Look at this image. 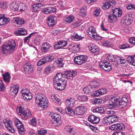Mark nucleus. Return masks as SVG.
<instances>
[{
	"label": "nucleus",
	"instance_id": "1",
	"mask_svg": "<svg viewBox=\"0 0 135 135\" xmlns=\"http://www.w3.org/2000/svg\"><path fill=\"white\" fill-rule=\"evenodd\" d=\"M57 73L53 79V86L55 89L59 90H64L66 86V82L64 81L60 75Z\"/></svg>",
	"mask_w": 135,
	"mask_h": 135
},
{
	"label": "nucleus",
	"instance_id": "2",
	"mask_svg": "<svg viewBox=\"0 0 135 135\" xmlns=\"http://www.w3.org/2000/svg\"><path fill=\"white\" fill-rule=\"evenodd\" d=\"M16 46L14 40H10L7 41L5 45L2 46L1 49L3 53L8 54L14 50Z\"/></svg>",
	"mask_w": 135,
	"mask_h": 135
},
{
	"label": "nucleus",
	"instance_id": "3",
	"mask_svg": "<svg viewBox=\"0 0 135 135\" xmlns=\"http://www.w3.org/2000/svg\"><path fill=\"white\" fill-rule=\"evenodd\" d=\"M35 96V102L40 107L43 109L47 107L48 105V100L45 95L38 94Z\"/></svg>",
	"mask_w": 135,
	"mask_h": 135
},
{
	"label": "nucleus",
	"instance_id": "4",
	"mask_svg": "<svg viewBox=\"0 0 135 135\" xmlns=\"http://www.w3.org/2000/svg\"><path fill=\"white\" fill-rule=\"evenodd\" d=\"M17 111L21 117L25 119L31 117L32 115L31 113L28 109H25L21 107H20L18 109H17Z\"/></svg>",
	"mask_w": 135,
	"mask_h": 135
},
{
	"label": "nucleus",
	"instance_id": "5",
	"mask_svg": "<svg viewBox=\"0 0 135 135\" xmlns=\"http://www.w3.org/2000/svg\"><path fill=\"white\" fill-rule=\"evenodd\" d=\"M58 74H60L61 78L64 81L66 82V80L67 79H72L74 76L77 74V72L75 71H65L64 74H62L60 73H57Z\"/></svg>",
	"mask_w": 135,
	"mask_h": 135
},
{
	"label": "nucleus",
	"instance_id": "6",
	"mask_svg": "<svg viewBox=\"0 0 135 135\" xmlns=\"http://www.w3.org/2000/svg\"><path fill=\"white\" fill-rule=\"evenodd\" d=\"M51 126L56 127L58 126L57 123L61 120V116L56 113L51 112Z\"/></svg>",
	"mask_w": 135,
	"mask_h": 135
},
{
	"label": "nucleus",
	"instance_id": "7",
	"mask_svg": "<svg viewBox=\"0 0 135 135\" xmlns=\"http://www.w3.org/2000/svg\"><path fill=\"white\" fill-rule=\"evenodd\" d=\"M111 65L110 62L105 60L102 61L100 64L101 68L105 71H109L112 69Z\"/></svg>",
	"mask_w": 135,
	"mask_h": 135
},
{
	"label": "nucleus",
	"instance_id": "8",
	"mask_svg": "<svg viewBox=\"0 0 135 135\" xmlns=\"http://www.w3.org/2000/svg\"><path fill=\"white\" fill-rule=\"evenodd\" d=\"M87 59V56L84 55H81L75 57L74 59V61L75 63L80 65L86 61Z\"/></svg>",
	"mask_w": 135,
	"mask_h": 135
},
{
	"label": "nucleus",
	"instance_id": "9",
	"mask_svg": "<svg viewBox=\"0 0 135 135\" xmlns=\"http://www.w3.org/2000/svg\"><path fill=\"white\" fill-rule=\"evenodd\" d=\"M3 123L4 124L6 128L9 131L12 133H14L15 132V131L13 127L12 123L9 119H4Z\"/></svg>",
	"mask_w": 135,
	"mask_h": 135
},
{
	"label": "nucleus",
	"instance_id": "10",
	"mask_svg": "<svg viewBox=\"0 0 135 135\" xmlns=\"http://www.w3.org/2000/svg\"><path fill=\"white\" fill-rule=\"evenodd\" d=\"M21 93L24 99L30 100L32 98L31 94L28 89L23 88L22 90Z\"/></svg>",
	"mask_w": 135,
	"mask_h": 135
},
{
	"label": "nucleus",
	"instance_id": "11",
	"mask_svg": "<svg viewBox=\"0 0 135 135\" xmlns=\"http://www.w3.org/2000/svg\"><path fill=\"white\" fill-rule=\"evenodd\" d=\"M88 31L87 33L90 37L97 40V37H98V35L97 34L95 29L93 27L91 26L89 28Z\"/></svg>",
	"mask_w": 135,
	"mask_h": 135
},
{
	"label": "nucleus",
	"instance_id": "12",
	"mask_svg": "<svg viewBox=\"0 0 135 135\" xmlns=\"http://www.w3.org/2000/svg\"><path fill=\"white\" fill-rule=\"evenodd\" d=\"M107 90L105 89H101L93 92L91 94V96L93 97H98L105 94Z\"/></svg>",
	"mask_w": 135,
	"mask_h": 135
},
{
	"label": "nucleus",
	"instance_id": "13",
	"mask_svg": "<svg viewBox=\"0 0 135 135\" xmlns=\"http://www.w3.org/2000/svg\"><path fill=\"white\" fill-rule=\"evenodd\" d=\"M132 17L129 15L124 16L121 20L122 24L128 25L130 24L132 21Z\"/></svg>",
	"mask_w": 135,
	"mask_h": 135
},
{
	"label": "nucleus",
	"instance_id": "14",
	"mask_svg": "<svg viewBox=\"0 0 135 135\" xmlns=\"http://www.w3.org/2000/svg\"><path fill=\"white\" fill-rule=\"evenodd\" d=\"M19 88L18 85H12L10 91L11 94L12 96H15L18 91Z\"/></svg>",
	"mask_w": 135,
	"mask_h": 135
},
{
	"label": "nucleus",
	"instance_id": "15",
	"mask_svg": "<svg viewBox=\"0 0 135 135\" xmlns=\"http://www.w3.org/2000/svg\"><path fill=\"white\" fill-rule=\"evenodd\" d=\"M88 119L89 122L94 124L97 123L100 120L99 117L93 115H90L88 117Z\"/></svg>",
	"mask_w": 135,
	"mask_h": 135
},
{
	"label": "nucleus",
	"instance_id": "16",
	"mask_svg": "<svg viewBox=\"0 0 135 135\" xmlns=\"http://www.w3.org/2000/svg\"><path fill=\"white\" fill-rule=\"evenodd\" d=\"M84 107L83 106H78L76 107L75 109L74 112L75 114L79 115H81L84 113Z\"/></svg>",
	"mask_w": 135,
	"mask_h": 135
},
{
	"label": "nucleus",
	"instance_id": "17",
	"mask_svg": "<svg viewBox=\"0 0 135 135\" xmlns=\"http://www.w3.org/2000/svg\"><path fill=\"white\" fill-rule=\"evenodd\" d=\"M123 127V124L118 123L112 125L110 127V129L112 130H121Z\"/></svg>",
	"mask_w": 135,
	"mask_h": 135
},
{
	"label": "nucleus",
	"instance_id": "18",
	"mask_svg": "<svg viewBox=\"0 0 135 135\" xmlns=\"http://www.w3.org/2000/svg\"><path fill=\"white\" fill-rule=\"evenodd\" d=\"M33 65H30L28 63H26L24 66L25 71L27 73H29L33 71Z\"/></svg>",
	"mask_w": 135,
	"mask_h": 135
},
{
	"label": "nucleus",
	"instance_id": "19",
	"mask_svg": "<svg viewBox=\"0 0 135 135\" xmlns=\"http://www.w3.org/2000/svg\"><path fill=\"white\" fill-rule=\"evenodd\" d=\"M115 4L116 2L114 1L107 2L105 3L102 8L103 9H106L111 8L112 6L114 5Z\"/></svg>",
	"mask_w": 135,
	"mask_h": 135
},
{
	"label": "nucleus",
	"instance_id": "20",
	"mask_svg": "<svg viewBox=\"0 0 135 135\" xmlns=\"http://www.w3.org/2000/svg\"><path fill=\"white\" fill-rule=\"evenodd\" d=\"M127 99L126 98L124 97L123 98L122 100H119L118 101V104H117V105L120 107L123 108L126 107L127 104Z\"/></svg>",
	"mask_w": 135,
	"mask_h": 135
},
{
	"label": "nucleus",
	"instance_id": "21",
	"mask_svg": "<svg viewBox=\"0 0 135 135\" xmlns=\"http://www.w3.org/2000/svg\"><path fill=\"white\" fill-rule=\"evenodd\" d=\"M106 109L105 107H97L93 109V111L94 113L103 114L105 111Z\"/></svg>",
	"mask_w": 135,
	"mask_h": 135
},
{
	"label": "nucleus",
	"instance_id": "22",
	"mask_svg": "<svg viewBox=\"0 0 135 135\" xmlns=\"http://www.w3.org/2000/svg\"><path fill=\"white\" fill-rule=\"evenodd\" d=\"M89 49L93 53H96V54L98 52L99 49L98 47L94 44H90L89 46Z\"/></svg>",
	"mask_w": 135,
	"mask_h": 135
},
{
	"label": "nucleus",
	"instance_id": "23",
	"mask_svg": "<svg viewBox=\"0 0 135 135\" xmlns=\"http://www.w3.org/2000/svg\"><path fill=\"white\" fill-rule=\"evenodd\" d=\"M12 21L14 23L19 25L23 24L25 23V21L24 20L19 18L18 17H14L13 18Z\"/></svg>",
	"mask_w": 135,
	"mask_h": 135
},
{
	"label": "nucleus",
	"instance_id": "24",
	"mask_svg": "<svg viewBox=\"0 0 135 135\" xmlns=\"http://www.w3.org/2000/svg\"><path fill=\"white\" fill-rule=\"evenodd\" d=\"M15 33L17 35L23 36L27 33V31L24 29L19 28L16 30Z\"/></svg>",
	"mask_w": 135,
	"mask_h": 135
},
{
	"label": "nucleus",
	"instance_id": "25",
	"mask_svg": "<svg viewBox=\"0 0 135 135\" xmlns=\"http://www.w3.org/2000/svg\"><path fill=\"white\" fill-rule=\"evenodd\" d=\"M10 20L9 18L0 16V25H2L8 23Z\"/></svg>",
	"mask_w": 135,
	"mask_h": 135
},
{
	"label": "nucleus",
	"instance_id": "26",
	"mask_svg": "<svg viewBox=\"0 0 135 135\" xmlns=\"http://www.w3.org/2000/svg\"><path fill=\"white\" fill-rule=\"evenodd\" d=\"M3 79L5 82L9 83L11 79V76L10 74L8 72H6L3 74Z\"/></svg>",
	"mask_w": 135,
	"mask_h": 135
},
{
	"label": "nucleus",
	"instance_id": "27",
	"mask_svg": "<svg viewBox=\"0 0 135 135\" xmlns=\"http://www.w3.org/2000/svg\"><path fill=\"white\" fill-rule=\"evenodd\" d=\"M65 111L66 113L70 116H73L75 114L74 112L71 107H67L65 108Z\"/></svg>",
	"mask_w": 135,
	"mask_h": 135
},
{
	"label": "nucleus",
	"instance_id": "28",
	"mask_svg": "<svg viewBox=\"0 0 135 135\" xmlns=\"http://www.w3.org/2000/svg\"><path fill=\"white\" fill-rule=\"evenodd\" d=\"M113 14L117 17H120L122 15V11L118 8H115V9H113Z\"/></svg>",
	"mask_w": 135,
	"mask_h": 135
},
{
	"label": "nucleus",
	"instance_id": "29",
	"mask_svg": "<svg viewBox=\"0 0 135 135\" xmlns=\"http://www.w3.org/2000/svg\"><path fill=\"white\" fill-rule=\"evenodd\" d=\"M42 46L41 47V50L44 52H46L50 47V44L47 42L43 44Z\"/></svg>",
	"mask_w": 135,
	"mask_h": 135
},
{
	"label": "nucleus",
	"instance_id": "30",
	"mask_svg": "<svg viewBox=\"0 0 135 135\" xmlns=\"http://www.w3.org/2000/svg\"><path fill=\"white\" fill-rule=\"evenodd\" d=\"M77 99L80 102H85L88 100V98L85 95H79Z\"/></svg>",
	"mask_w": 135,
	"mask_h": 135
},
{
	"label": "nucleus",
	"instance_id": "31",
	"mask_svg": "<svg viewBox=\"0 0 135 135\" xmlns=\"http://www.w3.org/2000/svg\"><path fill=\"white\" fill-rule=\"evenodd\" d=\"M127 60L129 63L134 66H135V55L133 56H128L127 58Z\"/></svg>",
	"mask_w": 135,
	"mask_h": 135
},
{
	"label": "nucleus",
	"instance_id": "32",
	"mask_svg": "<svg viewBox=\"0 0 135 135\" xmlns=\"http://www.w3.org/2000/svg\"><path fill=\"white\" fill-rule=\"evenodd\" d=\"M102 122L104 124L108 125L111 124L110 115L108 117H104L102 119Z\"/></svg>",
	"mask_w": 135,
	"mask_h": 135
},
{
	"label": "nucleus",
	"instance_id": "33",
	"mask_svg": "<svg viewBox=\"0 0 135 135\" xmlns=\"http://www.w3.org/2000/svg\"><path fill=\"white\" fill-rule=\"evenodd\" d=\"M117 16H116L113 14L109 15L108 16L109 21L110 23L115 22L117 21Z\"/></svg>",
	"mask_w": 135,
	"mask_h": 135
},
{
	"label": "nucleus",
	"instance_id": "34",
	"mask_svg": "<svg viewBox=\"0 0 135 135\" xmlns=\"http://www.w3.org/2000/svg\"><path fill=\"white\" fill-rule=\"evenodd\" d=\"M63 60L62 59H58L55 61L54 64L58 67H62L63 66Z\"/></svg>",
	"mask_w": 135,
	"mask_h": 135
},
{
	"label": "nucleus",
	"instance_id": "35",
	"mask_svg": "<svg viewBox=\"0 0 135 135\" xmlns=\"http://www.w3.org/2000/svg\"><path fill=\"white\" fill-rule=\"evenodd\" d=\"M38 35L36 32H33L30 34L28 36L25 37L24 39V42L25 43H28L30 40V39L32 36H37Z\"/></svg>",
	"mask_w": 135,
	"mask_h": 135
},
{
	"label": "nucleus",
	"instance_id": "36",
	"mask_svg": "<svg viewBox=\"0 0 135 135\" xmlns=\"http://www.w3.org/2000/svg\"><path fill=\"white\" fill-rule=\"evenodd\" d=\"M74 19V17L70 15L68 17H65L64 18V20L67 23H70L72 22Z\"/></svg>",
	"mask_w": 135,
	"mask_h": 135
},
{
	"label": "nucleus",
	"instance_id": "37",
	"mask_svg": "<svg viewBox=\"0 0 135 135\" xmlns=\"http://www.w3.org/2000/svg\"><path fill=\"white\" fill-rule=\"evenodd\" d=\"M10 7L14 11H18L19 10V7L15 2H12L11 3Z\"/></svg>",
	"mask_w": 135,
	"mask_h": 135
},
{
	"label": "nucleus",
	"instance_id": "38",
	"mask_svg": "<svg viewBox=\"0 0 135 135\" xmlns=\"http://www.w3.org/2000/svg\"><path fill=\"white\" fill-rule=\"evenodd\" d=\"M14 122L17 128L23 126L22 122L17 118L14 119Z\"/></svg>",
	"mask_w": 135,
	"mask_h": 135
},
{
	"label": "nucleus",
	"instance_id": "39",
	"mask_svg": "<svg viewBox=\"0 0 135 135\" xmlns=\"http://www.w3.org/2000/svg\"><path fill=\"white\" fill-rule=\"evenodd\" d=\"M65 131L68 133H70L72 135L74 134V131L72 127L70 126H67L65 128Z\"/></svg>",
	"mask_w": 135,
	"mask_h": 135
},
{
	"label": "nucleus",
	"instance_id": "40",
	"mask_svg": "<svg viewBox=\"0 0 135 135\" xmlns=\"http://www.w3.org/2000/svg\"><path fill=\"white\" fill-rule=\"evenodd\" d=\"M110 120L112 123L115 122H117L119 119V117L115 115H110Z\"/></svg>",
	"mask_w": 135,
	"mask_h": 135
},
{
	"label": "nucleus",
	"instance_id": "41",
	"mask_svg": "<svg viewBox=\"0 0 135 135\" xmlns=\"http://www.w3.org/2000/svg\"><path fill=\"white\" fill-rule=\"evenodd\" d=\"M51 99H52L53 101L56 103L59 104L61 103L60 100L55 95H51Z\"/></svg>",
	"mask_w": 135,
	"mask_h": 135
},
{
	"label": "nucleus",
	"instance_id": "42",
	"mask_svg": "<svg viewBox=\"0 0 135 135\" xmlns=\"http://www.w3.org/2000/svg\"><path fill=\"white\" fill-rule=\"evenodd\" d=\"M119 99L120 97L119 96H113L111 98V102L115 104H118V101L120 100Z\"/></svg>",
	"mask_w": 135,
	"mask_h": 135
},
{
	"label": "nucleus",
	"instance_id": "43",
	"mask_svg": "<svg viewBox=\"0 0 135 135\" xmlns=\"http://www.w3.org/2000/svg\"><path fill=\"white\" fill-rule=\"evenodd\" d=\"M92 86L91 85H89L88 86L85 87L83 89V91L86 93H89L91 91Z\"/></svg>",
	"mask_w": 135,
	"mask_h": 135
},
{
	"label": "nucleus",
	"instance_id": "44",
	"mask_svg": "<svg viewBox=\"0 0 135 135\" xmlns=\"http://www.w3.org/2000/svg\"><path fill=\"white\" fill-rule=\"evenodd\" d=\"M86 7H85V8L82 7L81 8L80 12V15L83 17H84L86 15Z\"/></svg>",
	"mask_w": 135,
	"mask_h": 135
},
{
	"label": "nucleus",
	"instance_id": "45",
	"mask_svg": "<svg viewBox=\"0 0 135 135\" xmlns=\"http://www.w3.org/2000/svg\"><path fill=\"white\" fill-rule=\"evenodd\" d=\"M73 48L72 49V52L74 53L78 52L80 49V45H75L74 46Z\"/></svg>",
	"mask_w": 135,
	"mask_h": 135
},
{
	"label": "nucleus",
	"instance_id": "46",
	"mask_svg": "<svg viewBox=\"0 0 135 135\" xmlns=\"http://www.w3.org/2000/svg\"><path fill=\"white\" fill-rule=\"evenodd\" d=\"M7 7V3L6 2H2L0 3V8L2 9H6Z\"/></svg>",
	"mask_w": 135,
	"mask_h": 135
},
{
	"label": "nucleus",
	"instance_id": "47",
	"mask_svg": "<svg viewBox=\"0 0 135 135\" xmlns=\"http://www.w3.org/2000/svg\"><path fill=\"white\" fill-rule=\"evenodd\" d=\"M118 104L113 103L111 102V103H109L108 104H107V106L108 109H114L117 105Z\"/></svg>",
	"mask_w": 135,
	"mask_h": 135
},
{
	"label": "nucleus",
	"instance_id": "48",
	"mask_svg": "<svg viewBox=\"0 0 135 135\" xmlns=\"http://www.w3.org/2000/svg\"><path fill=\"white\" fill-rule=\"evenodd\" d=\"M59 46H60L61 49L66 46L68 43L67 41H61L58 42Z\"/></svg>",
	"mask_w": 135,
	"mask_h": 135
},
{
	"label": "nucleus",
	"instance_id": "49",
	"mask_svg": "<svg viewBox=\"0 0 135 135\" xmlns=\"http://www.w3.org/2000/svg\"><path fill=\"white\" fill-rule=\"evenodd\" d=\"M130 47L129 45L127 43H125L121 45H119V48L121 49H125L127 48Z\"/></svg>",
	"mask_w": 135,
	"mask_h": 135
},
{
	"label": "nucleus",
	"instance_id": "50",
	"mask_svg": "<svg viewBox=\"0 0 135 135\" xmlns=\"http://www.w3.org/2000/svg\"><path fill=\"white\" fill-rule=\"evenodd\" d=\"M71 37V38H74L75 39H77V40H81L83 38V37H82L81 36L78 35L76 33L74 35H72Z\"/></svg>",
	"mask_w": 135,
	"mask_h": 135
},
{
	"label": "nucleus",
	"instance_id": "51",
	"mask_svg": "<svg viewBox=\"0 0 135 135\" xmlns=\"http://www.w3.org/2000/svg\"><path fill=\"white\" fill-rule=\"evenodd\" d=\"M18 129V132L20 134L24 133L25 131V129L24 128V126H22L21 127L17 128Z\"/></svg>",
	"mask_w": 135,
	"mask_h": 135
},
{
	"label": "nucleus",
	"instance_id": "52",
	"mask_svg": "<svg viewBox=\"0 0 135 135\" xmlns=\"http://www.w3.org/2000/svg\"><path fill=\"white\" fill-rule=\"evenodd\" d=\"M47 132V131L46 130H44L43 129H41L39 130L38 131V135H45Z\"/></svg>",
	"mask_w": 135,
	"mask_h": 135
},
{
	"label": "nucleus",
	"instance_id": "53",
	"mask_svg": "<svg viewBox=\"0 0 135 135\" xmlns=\"http://www.w3.org/2000/svg\"><path fill=\"white\" fill-rule=\"evenodd\" d=\"M71 104V107H73L74 104L75 102V99L73 98H70L68 99Z\"/></svg>",
	"mask_w": 135,
	"mask_h": 135
},
{
	"label": "nucleus",
	"instance_id": "54",
	"mask_svg": "<svg viewBox=\"0 0 135 135\" xmlns=\"http://www.w3.org/2000/svg\"><path fill=\"white\" fill-rule=\"evenodd\" d=\"M51 7L45 8L43 9L42 12L46 14H48L50 13Z\"/></svg>",
	"mask_w": 135,
	"mask_h": 135
},
{
	"label": "nucleus",
	"instance_id": "55",
	"mask_svg": "<svg viewBox=\"0 0 135 135\" xmlns=\"http://www.w3.org/2000/svg\"><path fill=\"white\" fill-rule=\"evenodd\" d=\"M92 85H91L92 88H98L99 85V83L95 81L92 83Z\"/></svg>",
	"mask_w": 135,
	"mask_h": 135
},
{
	"label": "nucleus",
	"instance_id": "56",
	"mask_svg": "<svg viewBox=\"0 0 135 135\" xmlns=\"http://www.w3.org/2000/svg\"><path fill=\"white\" fill-rule=\"evenodd\" d=\"M128 9H135V5L134 4H129L127 7Z\"/></svg>",
	"mask_w": 135,
	"mask_h": 135
},
{
	"label": "nucleus",
	"instance_id": "57",
	"mask_svg": "<svg viewBox=\"0 0 135 135\" xmlns=\"http://www.w3.org/2000/svg\"><path fill=\"white\" fill-rule=\"evenodd\" d=\"M4 85L2 80H0V91H2L4 90Z\"/></svg>",
	"mask_w": 135,
	"mask_h": 135
},
{
	"label": "nucleus",
	"instance_id": "58",
	"mask_svg": "<svg viewBox=\"0 0 135 135\" xmlns=\"http://www.w3.org/2000/svg\"><path fill=\"white\" fill-rule=\"evenodd\" d=\"M54 17L53 16H51V27H53L55 25L56 22L55 20L54 19Z\"/></svg>",
	"mask_w": 135,
	"mask_h": 135
},
{
	"label": "nucleus",
	"instance_id": "59",
	"mask_svg": "<svg viewBox=\"0 0 135 135\" xmlns=\"http://www.w3.org/2000/svg\"><path fill=\"white\" fill-rule=\"evenodd\" d=\"M129 41L131 44L135 45V37L130 38L129 39Z\"/></svg>",
	"mask_w": 135,
	"mask_h": 135
},
{
	"label": "nucleus",
	"instance_id": "60",
	"mask_svg": "<svg viewBox=\"0 0 135 135\" xmlns=\"http://www.w3.org/2000/svg\"><path fill=\"white\" fill-rule=\"evenodd\" d=\"M102 43L103 46L108 47L109 46V42L107 41H102Z\"/></svg>",
	"mask_w": 135,
	"mask_h": 135
},
{
	"label": "nucleus",
	"instance_id": "61",
	"mask_svg": "<svg viewBox=\"0 0 135 135\" xmlns=\"http://www.w3.org/2000/svg\"><path fill=\"white\" fill-rule=\"evenodd\" d=\"M112 135H125V133L121 131L114 132L112 134Z\"/></svg>",
	"mask_w": 135,
	"mask_h": 135
},
{
	"label": "nucleus",
	"instance_id": "62",
	"mask_svg": "<svg viewBox=\"0 0 135 135\" xmlns=\"http://www.w3.org/2000/svg\"><path fill=\"white\" fill-rule=\"evenodd\" d=\"M45 63V61L42 58L37 63V65L38 66H40Z\"/></svg>",
	"mask_w": 135,
	"mask_h": 135
},
{
	"label": "nucleus",
	"instance_id": "63",
	"mask_svg": "<svg viewBox=\"0 0 135 135\" xmlns=\"http://www.w3.org/2000/svg\"><path fill=\"white\" fill-rule=\"evenodd\" d=\"M100 11L99 9H97L94 12V14L96 16H98L100 12Z\"/></svg>",
	"mask_w": 135,
	"mask_h": 135
},
{
	"label": "nucleus",
	"instance_id": "64",
	"mask_svg": "<svg viewBox=\"0 0 135 135\" xmlns=\"http://www.w3.org/2000/svg\"><path fill=\"white\" fill-rule=\"evenodd\" d=\"M30 122L31 124L34 126L36 125L37 123L36 119L34 118H33L31 120Z\"/></svg>",
	"mask_w": 135,
	"mask_h": 135
}]
</instances>
